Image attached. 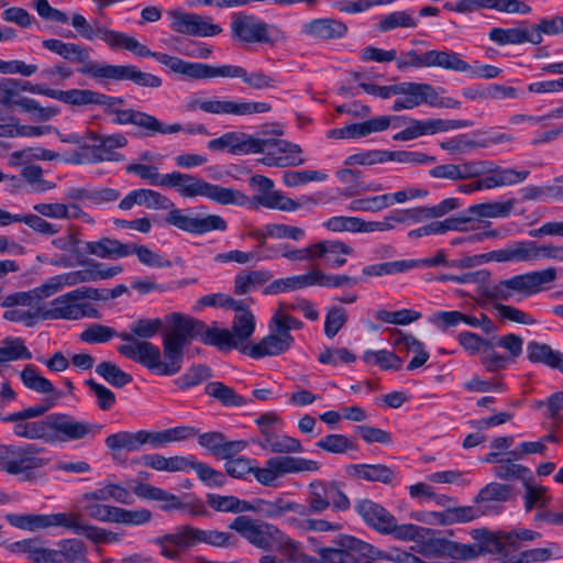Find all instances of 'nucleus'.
I'll list each match as a JSON object with an SVG mask.
<instances>
[{"instance_id": "473e14b6", "label": "nucleus", "mask_w": 563, "mask_h": 563, "mask_svg": "<svg viewBox=\"0 0 563 563\" xmlns=\"http://www.w3.org/2000/svg\"><path fill=\"white\" fill-rule=\"evenodd\" d=\"M113 338H120L126 342L125 345H133L137 340L128 334V332H118L109 325L92 323L87 327L79 335L80 341L88 344H101L111 341Z\"/></svg>"}, {"instance_id": "de8ad7c7", "label": "nucleus", "mask_w": 563, "mask_h": 563, "mask_svg": "<svg viewBox=\"0 0 563 563\" xmlns=\"http://www.w3.org/2000/svg\"><path fill=\"white\" fill-rule=\"evenodd\" d=\"M163 58L165 59L163 60V65L167 66L174 73L185 75L192 79L211 78L210 65L201 63H190L170 55L169 57Z\"/></svg>"}, {"instance_id": "7ed1b4c3", "label": "nucleus", "mask_w": 563, "mask_h": 563, "mask_svg": "<svg viewBox=\"0 0 563 563\" xmlns=\"http://www.w3.org/2000/svg\"><path fill=\"white\" fill-rule=\"evenodd\" d=\"M269 131L249 135V153H262L264 156L255 161L269 167H297L305 164L300 145L283 139L268 137Z\"/></svg>"}, {"instance_id": "0e129e2a", "label": "nucleus", "mask_w": 563, "mask_h": 563, "mask_svg": "<svg viewBox=\"0 0 563 563\" xmlns=\"http://www.w3.org/2000/svg\"><path fill=\"white\" fill-rule=\"evenodd\" d=\"M128 139L122 133L100 136V143L93 146L96 162L112 159V153L115 148L124 147Z\"/></svg>"}, {"instance_id": "9d476101", "label": "nucleus", "mask_w": 563, "mask_h": 563, "mask_svg": "<svg viewBox=\"0 0 563 563\" xmlns=\"http://www.w3.org/2000/svg\"><path fill=\"white\" fill-rule=\"evenodd\" d=\"M98 298V292L92 287H79L52 300L51 308L42 311L43 320H79V303L77 301Z\"/></svg>"}, {"instance_id": "37998d69", "label": "nucleus", "mask_w": 563, "mask_h": 563, "mask_svg": "<svg viewBox=\"0 0 563 563\" xmlns=\"http://www.w3.org/2000/svg\"><path fill=\"white\" fill-rule=\"evenodd\" d=\"M488 37L501 46L508 44L518 45L527 42L534 45L538 41L536 34L531 33V27H494L490 30Z\"/></svg>"}, {"instance_id": "5701e85b", "label": "nucleus", "mask_w": 563, "mask_h": 563, "mask_svg": "<svg viewBox=\"0 0 563 563\" xmlns=\"http://www.w3.org/2000/svg\"><path fill=\"white\" fill-rule=\"evenodd\" d=\"M41 538H29L11 544L12 552L24 553L31 563H60L57 549L46 548Z\"/></svg>"}, {"instance_id": "6e6552de", "label": "nucleus", "mask_w": 563, "mask_h": 563, "mask_svg": "<svg viewBox=\"0 0 563 563\" xmlns=\"http://www.w3.org/2000/svg\"><path fill=\"white\" fill-rule=\"evenodd\" d=\"M47 444L93 439L102 430V426L85 420H78L67 413H49L46 416Z\"/></svg>"}, {"instance_id": "7c9ffc66", "label": "nucleus", "mask_w": 563, "mask_h": 563, "mask_svg": "<svg viewBox=\"0 0 563 563\" xmlns=\"http://www.w3.org/2000/svg\"><path fill=\"white\" fill-rule=\"evenodd\" d=\"M133 493L142 499L163 501L161 509L164 511L180 510L187 507V504L183 503L178 496L151 484L139 483L133 487Z\"/></svg>"}, {"instance_id": "a18cd8bd", "label": "nucleus", "mask_w": 563, "mask_h": 563, "mask_svg": "<svg viewBox=\"0 0 563 563\" xmlns=\"http://www.w3.org/2000/svg\"><path fill=\"white\" fill-rule=\"evenodd\" d=\"M110 499L124 505L132 503L131 493L125 487L113 483H104L101 487L82 495V501H107Z\"/></svg>"}, {"instance_id": "09e8293b", "label": "nucleus", "mask_w": 563, "mask_h": 563, "mask_svg": "<svg viewBox=\"0 0 563 563\" xmlns=\"http://www.w3.org/2000/svg\"><path fill=\"white\" fill-rule=\"evenodd\" d=\"M104 443L107 448L112 452L140 451L141 448L144 445L143 430H139L136 432L119 431L117 433L108 435L106 438Z\"/></svg>"}, {"instance_id": "ea45409f", "label": "nucleus", "mask_w": 563, "mask_h": 563, "mask_svg": "<svg viewBox=\"0 0 563 563\" xmlns=\"http://www.w3.org/2000/svg\"><path fill=\"white\" fill-rule=\"evenodd\" d=\"M394 344L401 351L413 353L415 356L409 362L407 369L413 371L423 366L429 360V352L426 350L424 344L411 334H404L397 331Z\"/></svg>"}, {"instance_id": "0eeeda50", "label": "nucleus", "mask_w": 563, "mask_h": 563, "mask_svg": "<svg viewBox=\"0 0 563 563\" xmlns=\"http://www.w3.org/2000/svg\"><path fill=\"white\" fill-rule=\"evenodd\" d=\"M77 71L98 82L130 80L140 87L158 88L162 86V79L158 76L144 73L134 65H111L89 62L80 66Z\"/></svg>"}, {"instance_id": "ddd939ff", "label": "nucleus", "mask_w": 563, "mask_h": 563, "mask_svg": "<svg viewBox=\"0 0 563 563\" xmlns=\"http://www.w3.org/2000/svg\"><path fill=\"white\" fill-rule=\"evenodd\" d=\"M169 330L163 340L184 351L185 346L192 340L198 339L199 328L202 329V321L179 312H173L166 317Z\"/></svg>"}, {"instance_id": "052dcab7", "label": "nucleus", "mask_w": 563, "mask_h": 563, "mask_svg": "<svg viewBox=\"0 0 563 563\" xmlns=\"http://www.w3.org/2000/svg\"><path fill=\"white\" fill-rule=\"evenodd\" d=\"M96 373L115 388H122L133 380L129 373H125L111 361L100 362L96 366Z\"/></svg>"}, {"instance_id": "8fccbe9b", "label": "nucleus", "mask_w": 563, "mask_h": 563, "mask_svg": "<svg viewBox=\"0 0 563 563\" xmlns=\"http://www.w3.org/2000/svg\"><path fill=\"white\" fill-rule=\"evenodd\" d=\"M428 67H440L460 73L471 71L472 69V66L463 60L459 53L437 49L429 51Z\"/></svg>"}, {"instance_id": "c756f323", "label": "nucleus", "mask_w": 563, "mask_h": 563, "mask_svg": "<svg viewBox=\"0 0 563 563\" xmlns=\"http://www.w3.org/2000/svg\"><path fill=\"white\" fill-rule=\"evenodd\" d=\"M85 251L99 258L117 260L130 255L129 243H122L117 239L101 238L98 241L85 242Z\"/></svg>"}, {"instance_id": "4d7b16f0", "label": "nucleus", "mask_w": 563, "mask_h": 563, "mask_svg": "<svg viewBox=\"0 0 563 563\" xmlns=\"http://www.w3.org/2000/svg\"><path fill=\"white\" fill-rule=\"evenodd\" d=\"M515 205V199L485 202L470 206L468 212L481 218H506L511 213Z\"/></svg>"}, {"instance_id": "680f3d73", "label": "nucleus", "mask_w": 563, "mask_h": 563, "mask_svg": "<svg viewBox=\"0 0 563 563\" xmlns=\"http://www.w3.org/2000/svg\"><path fill=\"white\" fill-rule=\"evenodd\" d=\"M527 356L532 363H542L552 368L558 366V361L561 360V352L554 351L545 343L531 341L527 345Z\"/></svg>"}, {"instance_id": "1a4fd4ad", "label": "nucleus", "mask_w": 563, "mask_h": 563, "mask_svg": "<svg viewBox=\"0 0 563 563\" xmlns=\"http://www.w3.org/2000/svg\"><path fill=\"white\" fill-rule=\"evenodd\" d=\"M202 329L199 328L200 340L206 345L223 349H238L246 353V319L245 314L236 316L233 322L232 331L217 327H208L202 321Z\"/></svg>"}, {"instance_id": "aec40b11", "label": "nucleus", "mask_w": 563, "mask_h": 563, "mask_svg": "<svg viewBox=\"0 0 563 563\" xmlns=\"http://www.w3.org/2000/svg\"><path fill=\"white\" fill-rule=\"evenodd\" d=\"M197 435L199 445L220 459L236 456L246 446V443L242 440L228 441L225 435L218 431L198 433Z\"/></svg>"}, {"instance_id": "b1692460", "label": "nucleus", "mask_w": 563, "mask_h": 563, "mask_svg": "<svg viewBox=\"0 0 563 563\" xmlns=\"http://www.w3.org/2000/svg\"><path fill=\"white\" fill-rule=\"evenodd\" d=\"M145 206L148 209H170L174 207L172 200L158 191L152 189H135L130 191L119 203L122 210H130L133 206Z\"/></svg>"}, {"instance_id": "cd10ccee", "label": "nucleus", "mask_w": 563, "mask_h": 563, "mask_svg": "<svg viewBox=\"0 0 563 563\" xmlns=\"http://www.w3.org/2000/svg\"><path fill=\"white\" fill-rule=\"evenodd\" d=\"M302 33L319 40H335L345 36L347 26L334 19H314L302 25Z\"/></svg>"}, {"instance_id": "603ef678", "label": "nucleus", "mask_w": 563, "mask_h": 563, "mask_svg": "<svg viewBox=\"0 0 563 563\" xmlns=\"http://www.w3.org/2000/svg\"><path fill=\"white\" fill-rule=\"evenodd\" d=\"M316 448L331 454H346L357 450L354 438L341 433H330L316 442Z\"/></svg>"}, {"instance_id": "13d9d810", "label": "nucleus", "mask_w": 563, "mask_h": 563, "mask_svg": "<svg viewBox=\"0 0 563 563\" xmlns=\"http://www.w3.org/2000/svg\"><path fill=\"white\" fill-rule=\"evenodd\" d=\"M290 311L291 310L288 309L286 302L279 303L269 322L274 328H277L283 334L287 335V338H289V340L295 343V338L291 335L290 331L300 330L303 327V323L299 319L292 317L289 313Z\"/></svg>"}, {"instance_id": "c85d7f7f", "label": "nucleus", "mask_w": 563, "mask_h": 563, "mask_svg": "<svg viewBox=\"0 0 563 563\" xmlns=\"http://www.w3.org/2000/svg\"><path fill=\"white\" fill-rule=\"evenodd\" d=\"M78 265L79 268L76 269V272L79 284L110 279L123 272V267L121 265L108 266L106 263L95 260L80 261Z\"/></svg>"}, {"instance_id": "338daca9", "label": "nucleus", "mask_w": 563, "mask_h": 563, "mask_svg": "<svg viewBox=\"0 0 563 563\" xmlns=\"http://www.w3.org/2000/svg\"><path fill=\"white\" fill-rule=\"evenodd\" d=\"M67 521L65 529L71 530L76 534H81L95 543H103L106 529L81 523L79 515L75 512L67 514Z\"/></svg>"}, {"instance_id": "58836bf2", "label": "nucleus", "mask_w": 563, "mask_h": 563, "mask_svg": "<svg viewBox=\"0 0 563 563\" xmlns=\"http://www.w3.org/2000/svg\"><path fill=\"white\" fill-rule=\"evenodd\" d=\"M32 353L25 345V341L19 336H5L0 346V374L9 366V362L31 360Z\"/></svg>"}, {"instance_id": "5fc2aeb1", "label": "nucleus", "mask_w": 563, "mask_h": 563, "mask_svg": "<svg viewBox=\"0 0 563 563\" xmlns=\"http://www.w3.org/2000/svg\"><path fill=\"white\" fill-rule=\"evenodd\" d=\"M125 103L122 97L109 96L104 98L102 103L103 112L107 115H112V122L119 125L133 124L134 118L137 110L134 109H122L121 107Z\"/></svg>"}, {"instance_id": "e2e57ef3", "label": "nucleus", "mask_w": 563, "mask_h": 563, "mask_svg": "<svg viewBox=\"0 0 563 563\" xmlns=\"http://www.w3.org/2000/svg\"><path fill=\"white\" fill-rule=\"evenodd\" d=\"M262 449L277 454L301 453L303 451V446L298 439L276 433L262 444Z\"/></svg>"}, {"instance_id": "4be33fe9", "label": "nucleus", "mask_w": 563, "mask_h": 563, "mask_svg": "<svg viewBox=\"0 0 563 563\" xmlns=\"http://www.w3.org/2000/svg\"><path fill=\"white\" fill-rule=\"evenodd\" d=\"M7 519L11 526L29 531H36L40 529H46L51 527L65 528V525L68 522L66 512L49 515H8Z\"/></svg>"}, {"instance_id": "c03bdc74", "label": "nucleus", "mask_w": 563, "mask_h": 563, "mask_svg": "<svg viewBox=\"0 0 563 563\" xmlns=\"http://www.w3.org/2000/svg\"><path fill=\"white\" fill-rule=\"evenodd\" d=\"M499 251L500 263L538 261V243L536 241H518Z\"/></svg>"}, {"instance_id": "f03ea898", "label": "nucleus", "mask_w": 563, "mask_h": 563, "mask_svg": "<svg viewBox=\"0 0 563 563\" xmlns=\"http://www.w3.org/2000/svg\"><path fill=\"white\" fill-rule=\"evenodd\" d=\"M70 23L82 38L90 42L100 38L111 49L124 48L137 57H153L161 64L165 60L162 57H169L167 54L152 52L146 45L141 44L135 37L111 30L102 25L97 19L89 22L82 14L74 13Z\"/></svg>"}, {"instance_id": "4468645a", "label": "nucleus", "mask_w": 563, "mask_h": 563, "mask_svg": "<svg viewBox=\"0 0 563 563\" xmlns=\"http://www.w3.org/2000/svg\"><path fill=\"white\" fill-rule=\"evenodd\" d=\"M168 14L172 18L170 27L177 33L192 36H213L221 32L219 25L210 23L199 14L180 10H173Z\"/></svg>"}, {"instance_id": "9b49d317", "label": "nucleus", "mask_w": 563, "mask_h": 563, "mask_svg": "<svg viewBox=\"0 0 563 563\" xmlns=\"http://www.w3.org/2000/svg\"><path fill=\"white\" fill-rule=\"evenodd\" d=\"M165 220L168 224L194 234H203L214 230L224 231L227 229V222L220 216L191 217L184 210L175 208H172Z\"/></svg>"}, {"instance_id": "49530a36", "label": "nucleus", "mask_w": 563, "mask_h": 563, "mask_svg": "<svg viewBox=\"0 0 563 563\" xmlns=\"http://www.w3.org/2000/svg\"><path fill=\"white\" fill-rule=\"evenodd\" d=\"M133 125L140 128L145 136H154L155 134H173L183 131L179 123L164 124L154 115L136 111Z\"/></svg>"}, {"instance_id": "f257e3e1", "label": "nucleus", "mask_w": 563, "mask_h": 563, "mask_svg": "<svg viewBox=\"0 0 563 563\" xmlns=\"http://www.w3.org/2000/svg\"><path fill=\"white\" fill-rule=\"evenodd\" d=\"M117 351L158 375L173 376L183 367L184 351L165 340H163L165 361H162L161 349L150 341L137 340L133 345H119Z\"/></svg>"}, {"instance_id": "412c9836", "label": "nucleus", "mask_w": 563, "mask_h": 563, "mask_svg": "<svg viewBox=\"0 0 563 563\" xmlns=\"http://www.w3.org/2000/svg\"><path fill=\"white\" fill-rule=\"evenodd\" d=\"M189 111L201 110L210 114L245 115L246 102L218 98H191L187 103Z\"/></svg>"}, {"instance_id": "20e7f679", "label": "nucleus", "mask_w": 563, "mask_h": 563, "mask_svg": "<svg viewBox=\"0 0 563 563\" xmlns=\"http://www.w3.org/2000/svg\"><path fill=\"white\" fill-rule=\"evenodd\" d=\"M164 187L174 188L184 198L207 197L221 205L239 202L243 194L210 184L197 176L180 172L165 174Z\"/></svg>"}, {"instance_id": "69168bd1", "label": "nucleus", "mask_w": 563, "mask_h": 563, "mask_svg": "<svg viewBox=\"0 0 563 563\" xmlns=\"http://www.w3.org/2000/svg\"><path fill=\"white\" fill-rule=\"evenodd\" d=\"M13 433L19 438H25L29 440H42L46 443L47 439V423L46 417L42 420L27 421L20 420L14 421Z\"/></svg>"}, {"instance_id": "423d86ee", "label": "nucleus", "mask_w": 563, "mask_h": 563, "mask_svg": "<svg viewBox=\"0 0 563 563\" xmlns=\"http://www.w3.org/2000/svg\"><path fill=\"white\" fill-rule=\"evenodd\" d=\"M23 385L38 394L46 395L43 404L29 407L22 411L13 412L2 418L3 422L29 420L43 416L47 410L53 408L63 397V391L58 390L47 378L42 376L38 369L27 364L20 373Z\"/></svg>"}, {"instance_id": "6e6d98bb", "label": "nucleus", "mask_w": 563, "mask_h": 563, "mask_svg": "<svg viewBox=\"0 0 563 563\" xmlns=\"http://www.w3.org/2000/svg\"><path fill=\"white\" fill-rule=\"evenodd\" d=\"M60 563H88L87 548L79 539H63L57 542Z\"/></svg>"}, {"instance_id": "a878e982", "label": "nucleus", "mask_w": 563, "mask_h": 563, "mask_svg": "<svg viewBox=\"0 0 563 563\" xmlns=\"http://www.w3.org/2000/svg\"><path fill=\"white\" fill-rule=\"evenodd\" d=\"M286 35L275 24L266 23L253 15H249V45L261 44L274 47L278 42L285 41Z\"/></svg>"}, {"instance_id": "4c0bfd02", "label": "nucleus", "mask_w": 563, "mask_h": 563, "mask_svg": "<svg viewBox=\"0 0 563 563\" xmlns=\"http://www.w3.org/2000/svg\"><path fill=\"white\" fill-rule=\"evenodd\" d=\"M53 99L59 100L70 106H88L96 104L101 106L104 103L106 93H101L90 89H69V90H57L54 89V93H51Z\"/></svg>"}, {"instance_id": "3c124183", "label": "nucleus", "mask_w": 563, "mask_h": 563, "mask_svg": "<svg viewBox=\"0 0 563 563\" xmlns=\"http://www.w3.org/2000/svg\"><path fill=\"white\" fill-rule=\"evenodd\" d=\"M277 551L283 556L285 563H313L314 556H310L302 551L300 542L292 540L284 532L279 538L276 547Z\"/></svg>"}, {"instance_id": "f704fd0d", "label": "nucleus", "mask_w": 563, "mask_h": 563, "mask_svg": "<svg viewBox=\"0 0 563 563\" xmlns=\"http://www.w3.org/2000/svg\"><path fill=\"white\" fill-rule=\"evenodd\" d=\"M395 95H402V103L406 109H412L423 102H429L430 98L435 97V90L431 85L418 82L396 84Z\"/></svg>"}, {"instance_id": "bf43d9fd", "label": "nucleus", "mask_w": 563, "mask_h": 563, "mask_svg": "<svg viewBox=\"0 0 563 563\" xmlns=\"http://www.w3.org/2000/svg\"><path fill=\"white\" fill-rule=\"evenodd\" d=\"M208 148L211 151H221L227 148L230 153L238 155L246 151V136L244 133L228 132L220 137L208 142Z\"/></svg>"}, {"instance_id": "c9c22d12", "label": "nucleus", "mask_w": 563, "mask_h": 563, "mask_svg": "<svg viewBox=\"0 0 563 563\" xmlns=\"http://www.w3.org/2000/svg\"><path fill=\"white\" fill-rule=\"evenodd\" d=\"M349 476L367 482L390 484L395 477L394 471L384 464H353L346 467Z\"/></svg>"}, {"instance_id": "f3484780", "label": "nucleus", "mask_w": 563, "mask_h": 563, "mask_svg": "<svg viewBox=\"0 0 563 563\" xmlns=\"http://www.w3.org/2000/svg\"><path fill=\"white\" fill-rule=\"evenodd\" d=\"M191 526L185 525L177 527L173 532L159 536L152 542L159 547L161 554L168 560H178L181 553L194 547Z\"/></svg>"}, {"instance_id": "a19ab883", "label": "nucleus", "mask_w": 563, "mask_h": 563, "mask_svg": "<svg viewBox=\"0 0 563 563\" xmlns=\"http://www.w3.org/2000/svg\"><path fill=\"white\" fill-rule=\"evenodd\" d=\"M44 48L70 62L89 63V52L76 43H66L57 38H47L42 42Z\"/></svg>"}, {"instance_id": "f8f14e48", "label": "nucleus", "mask_w": 563, "mask_h": 563, "mask_svg": "<svg viewBox=\"0 0 563 563\" xmlns=\"http://www.w3.org/2000/svg\"><path fill=\"white\" fill-rule=\"evenodd\" d=\"M250 183L257 186L261 194L254 195L250 202L252 205L263 206L269 209H278L282 211H295L300 203L285 196L280 191H274V183L263 175H254L250 178Z\"/></svg>"}, {"instance_id": "72a5a7b5", "label": "nucleus", "mask_w": 563, "mask_h": 563, "mask_svg": "<svg viewBox=\"0 0 563 563\" xmlns=\"http://www.w3.org/2000/svg\"><path fill=\"white\" fill-rule=\"evenodd\" d=\"M332 482L314 481L309 485L308 506H302L303 511H295L301 516H310L312 514H321L327 510L330 499V489Z\"/></svg>"}, {"instance_id": "dca6fc26", "label": "nucleus", "mask_w": 563, "mask_h": 563, "mask_svg": "<svg viewBox=\"0 0 563 563\" xmlns=\"http://www.w3.org/2000/svg\"><path fill=\"white\" fill-rule=\"evenodd\" d=\"M355 510L372 528L384 534H390L396 527V518L379 504L371 499L355 503Z\"/></svg>"}, {"instance_id": "e433bc0d", "label": "nucleus", "mask_w": 563, "mask_h": 563, "mask_svg": "<svg viewBox=\"0 0 563 563\" xmlns=\"http://www.w3.org/2000/svg\"><path fill=\"white\" fill-rule=\"evenodd\" d=\"M484 511L472 506H460L454 508H446L444 511H431L429 517L433 523L440 526H451L454 523L470 522L481 517Z\"/></svg>"}, {"instance_id": "393cba45", "label": "nucleus", "mask_w": 563, "mask_h": 563, "mask_svg": "<svg viewBox=\"0 0 563 563\" xmlns=\"http://www.w3.org/2000/svg\"><path fill=\"white\" fill-rule=\"evenodd\" d=\"M283 531L276 526L265 521L253 520L249 518V543L262 551H272Z\"/></svg>"}, {"instance_id": "bb28decb", "label": "nucleus", "mask_w": 563, "mask_h": 563, "mask_svg": "<svg viewBox=\"0 0 563 563\" xmlns=\"http://www.w3.org/2000/svg\"><path fill=\"white\" fill-rule=\"evenodd\" d=\"M18 222L26 224L33 231L43 235H55L60 230L57 224L46 221L40 214H12L0 208V227H7Z\"/></svg>"}, {"instance_id": "2f4dec72", "label": "nucleus", "mask_w": 563, "mask_h": 563, "mask_svg": "<svg viewBox=\"0 0 563 563\" xmlns=\"http://www.w3.org/2000/svg\"><path fill=\"white\" fill-rule=\"evenodd\" d=\"M249 511L255 512L264 518L275 519L288 511H303L300 504L286 501L278 498L275 501L262 498H253L249 501Z\"/></svg>"}, {"instance_id": "6ab92c4d", "label": "nucleus", "mask_w": 563, "mask_h": 563, "mask_svg": "<svg viewBox=\"0 0 563 563\" xmlns=\"http://www.w3.org/2000/svg\"><path fill=\"white\" fill-rule=\"evenodd\" d=\"M269 333L258 343L249 346V356L253 358H263L267 356H278L288 352L294 342L283 334L277 328L268 323Z\"/></svg>"}, {"instance_id": "2eb2a0df", "label": "nucleus", "mask_w": 563, "mask_h": 563, "mask_svg": "<svg viewBox=\"0 0 563 563\" xmlns=\"http://www.w3.org/2000/svg\"><path fill=\"white\" fill-rule=\"evenodd\" d=\"M33 296L31 291H18L10 294L1 301V307L8 308L3 313V319L10 322H22L25 327H34L41 319L42 311L23 310L16 307H26L32 303Z\"/></svg>"}, {"instance_id": "a211bd4d", "label": "nucleus", "mask_w": 563, "mask_h": 563, "mask_svg": "<svg viewBox=\"0 0 563 563\" xmlns=\"http://www.w3.org/2000/svg\"><path fill=\"white\" fill-rule=\"evenodd\" d=\"M556 275L555 267L526 273L508 278V287H510L515 294L528 297L540 292L543 289V285L553 283L556 279Z\"/></svg>"}, {"instance_id": "39448f33", "label": "nucleus", "mask_w": 563, "mask_h": 563, "mask_svg": "<svg viewBox=\"0 0 563 563\" xmlns=\"http://www.w3.org/2000/svg\"><path fill=\"white\" fill-rule=\"evenodd\" d=\"M44 448L32 443L0 445V470L21 476L22 481L34 479V472L48 463L41 457Z\"/></svg>"}, {"instance_id": "79ce46f5", "label": "nucleus", "mask_w": 563, "mask_h": 563, "mask_svg": "<svg viewBox=\"0 0 563 563\" xmlns=\"http://www.w3.org/2000/svg\"><path fill=\"white\" fill-rule=\"evenodd\" d=\"M272 463H274L275 471L277 472L278 477H282L286 474H295L302 472H318L320 470V464L313 460H307L303 457L297 456H274L271 457Z\"/></svg>"}, {"instance_id": "774afa93", "label": "nucleus", "mask_w": 563, "mask_h": 563, "mask_svg": "<svg viewBox=\"0 0 563 563\" xmlns=\"http://www.w3.org/2000/svg\"><path fill=\"white\" fill-rule=\"evenodd\" d=\"M473 537L479 541L478 545L482 554H505L506 545L505 533L501 537L496 536L487 530H474Z\"/></svg>"}, {"instance_id": "864d4df0", "label": "nucleus", "mask_w": 563, "mask_h": 563, "mask_svg": "<svg viewBox=\"0 0 563 563\" xmlns=\"http://www.w3.org/2000/svg\"><path fill=\"white\" fill-rule=\"evenodd\" d=\"M517 460L518 459H515L514 456L507 453V456L500 457V461H498V465L494 467V475L503 481H526L528 477L530 478L531 471L523 465L515 463V461Z\"/></svg>"}]
</instances>
